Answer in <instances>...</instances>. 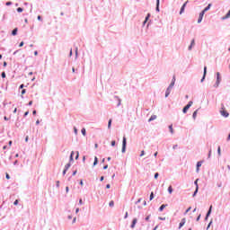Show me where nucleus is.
Masks as SVG:
<instances>
[{"label": "nucleus", "mask_w": 230, "mask_h": 230, "mask_svg": "<svg viewBox=\"0 0 230 230\" xmlns=\"http://www.w3.org/2000/svg\"><path fill=\"white\" fill-rule=\"evenodd\" d=\"M220 114L223 115L224 118L229 117V112H227V111H226V106L224 105V103H221Z\"/></svg>", "instance_id": "f257e3e1"}, {"label": "nucleus", "mask_w": 230, "mask_h": 230, "mask_svg": "<svg viewBox=\"0 0 230 230\" xmlns=\"http://www.w3.org/2000/svg\"><path fill=\"white\" fill-rule=\"evenodd\" d=\"M220 82H222V76L220 75V72L217 73V81L214 84V87H218L220 85Z\"/></svg>", "instance_id": "f03ea898"}, {"label": "nucleus", "mask_w": 230, "mask_h": 230, "mask_svg": "<svg viewBox=\"0 0 230 230\" xmlns=\"http://www.w3.org/2000/svg\"><path fill=\"white\" fill-rule=\"evenodd\" d=\"M191 105H193V102H189V103L183 108L182 112L183 114H186V112H188V111L190 110V107H191Z\"/></svg>", "instance_id": "7ed1b4c3"}, {"label": "nucleus", "mask_w": 230, "mask_h": 230, "mask_svg": "<svg viewBox=\"0 0 230 230\" xmlns=\"http://www.w3.org/2000/svg\"><path fill=\"white\" fill-rule=\"evenodd\" d=\"M125 150H127V137H123L122 154H125Z\"/></svg>", "instance_id": "20e7f679"}, {"label": "nucleus", "mask_w": 230, "mask_h": 230, "mask_svg": "<svg viewBox=\"0 0 230 230\" xmlns=\"http://www.w3.org/2000/svg\"><path fill=\"white\" fill-rule=\"evenodd\" d=\"M194 184L196 186V190L194 191L192 197H195L197 195V193L199 192V179H197L195 181H194Z\"/></svg>", "instance_id": "39448f33"}, {"label": "nucleus", "mask_w": 230, "mask_h": 230, "mask_svg": "<svg viewBox=\"0 0 230 230\" xmlns=\"http://www.w3.org/2000/svg\"><path fill=\"white\" fill-rule=\"evenodd\" d=\"M188 1H186L183 5L181 6V11H180V14L181 15V13H184V8H186V5L188 4Z\"/></svg>", "instance_id": "423d86ee"}, {"label": "nucleus", "mask_w": 230, "mask_h": 230, "mask_svg": "<svg viewBox=\"0 0 230 230\" xmlns=\"http://www.w3.org/2000/svg\"><path fill=\"white\" fill-rule=\"evenodd\" d=\"M204 18V12H201L199 15L198 22H202V19Z\"/></svg>", "instance_id": "0eeeda50"}, {"label": "nucleus", "mask_w": 230, "mask_h": 230, "mask_svg": "<svg viewBox=\"0 0 230 230\" xmlns=\"http://www.w3.org/2000/svg\"><path fill=\"white\" fill-rule=\"evenodd\" d=\"M207 73H208V66H204V73H203V77L201 79V82H204Z\"/></svg>", "instance_id": "6e6552de"}, {"label": "nucleus", "mask_w": 230, "mask_h": 230, "mask_svg": "<svg viewBox=\"0 0 230 230\" xmlns=\"http://www.w3.org/2000/svg\"><path fill=\"white\" fill-rule=\"evenodd\" d=\"M211 209H213V206L211 205L208 213H207V216L205 217V220H208V217L211 215Z\"/></svg>", "instance_id": "1a4fd4ad"}, {"label": "nucleus", "mask_w": 230, "mask_h": 230, "mask_svg": "<svg viewBox=\"0 0 230 230\" xmlns=\"http://www.w3.org/2000/svg\"><path fill=\"white\" fill-rule=\"evenodd\" d=\"M184 224H186V218L183 217L179 225V229H181L184 226Z\"/></svg>", "instance_id": "9d476101"}, {"label": "nucleus", "mask_w": 230, "mask_h": 230, "mask_svg": "<svg viewBox=\"0 0 230 230\" xmlns=\"http://www.w3.org/2000/svg\"><path fill=\"white\" fill-rule=\"evenodd\" d=\"M136 224H137V218H134L131 224V228L134 229L136 227Z\"/></svg>", "instance_id": "9b49d317"}, {"label": "nucleus", "mask_w": 230, "mask_h": 230, "mask_svg": "<svg viewBox=\"0 0 230 230\" xmlns=\"http://www.w3.org/2000/svg\"><path fill=\"white\" fill-rule=\"evenodd\" d=\"M173 85H175V76H173V78H172V83H171V84L169 85V89H172V87H173Z\"/></svg>", "instance_id": "f8f14e48"}, {"label": "nucleus", "mask_w": 230, "mask_h": 230, "mask_svg": "<svg viewBox=\"0 0 230 230\" xmlns=\"http://www.w3.org/2000/svg\"><path fill=\"white\" fill-rule=\"evenodd\" d=\"M154 119H157V116L156 115H152L151 117H150V119H148V121L150 122V121H154Z\"/></svg>", "instance_id": "ddd939ff"}, {"label": "nucleus", "mask_w": 230, "mask_h": 230, "mask_svg": "<svg viewBox=\"0 0 230 230\" xmlns=\"http://www.w3.org/2000/svg\"><path fill=\"white\" fill-rule=\"evenodd\" d=\"M209 8H211V4H208V5L205 9H203L201 12H204V13H206V12L209 10Z\"/></svg>", "instance_id": "4468645a"}, {"label": "nucleus", "mask_w": 230, "mask_h": 230, "mask_svg": "<svg viewBox=\"0 0 230 230\" xmlns=\"http://www.w3.org/2000/svg\"><path fill=\"white\" fill-rule=\"evenodd\" d=\"M195 46V40H191L190 46L189 47V49L191 50V49Z\"/></svg>", "instance_id": "2eb2a0df"}, {"label": "nucleus", "mask_w": 230, "mask_h": 230, "mask_svg": "<svg viewBox=\"0 0 230 230\" xmlns=\"http://www.w3.org/2000/svg\"><path fill=\"white\" fill-rule=\"evenodd\" d=\"M168 191H169L170 195H172V193H173V188L172 187V185H170L168 187Z\"/></svg>", "instance_id": "dca6fc26"}, {"label": "nucleus", "mask_w": 230, "mask_h": 230, "mask_svg": "<svg viewBox=\"0 0 230 230\" xmlns=\"http://www.w3.org/2000/svg\"><path fill=\"white\" fill-rule=\"evenodd\" d=\"M170 89L171 88H167V90L165 92V98H168V96H170Z\"/></svg>", "instance_id": "f3484780"}, {"label": "nucleus", "mask_w": 230, "mask_h": 230, "mask_svg": "<svg viewBox=\"0 0 230 230\" xmlns=\"http://www.w3.org/2000/svg\"><path fill=\"white\" fill-rule=\"evenodd\" d=\"M198 112H199V111H197V110L193 112V114H192L193 119H196Z\"/></svg>", "instance_id": "a211bd4d"}, {"label": "nucleus", "mask_w": 230, "mask_h": 230, "mask_svg": "<svg viewBox=\"0 0 230 230\" xmlns=\"http://www.w3.org/2000/svg\"><path fill=\"white\" fill-rule=\"evenodd\" d=\"M202 166V162H198L197 163V172H199V168Z\"/></svg>", "instance_id": "6ab92c4d"}, {"label": "nucleus", "mask_w": 230, "mask_h": 230, "mask_svg": "<svg viewBox=\"0 0 230 230\" xmlns=\"http://www.w3.org/2000/svg\"><path fill=\"white\" fill-rule=\"evenodd\" d=\"M98 164V157H94L93 166H96Z\"/></svg>", "instance_id": "aec40b11"}, {"label": "nucleus", "mask_w": 230, "mask_h": 230, "mask_svg": "<svg viewBox=\"0 0 230 230\" xmlns=\"http://www.w3.org/2000/svg\"><path fill=\"white\" fill-rule=\"evenodd\" d=\"M17 31H18L17 28H15V29L12 31V35H13V36L17 35Z\"/></svg>", "instance_id": "412c9836"}, {"label": "nucleus", "mask_w": 230, "mask_h": 230, "mask_svg": "<svg viewBox=\"0 0 230 230\" xmlns=\"http://www.w3.org/2000/svg\"><path fill=\"white\" fill-rule=\"evenodd\" d=\"M159 3L160 0H156V12H159Z\"/></svg>", "instance_id": "4be33fe9"}, {"label": "nucleus", "mask_w": 230, "mask_h": 230, "mask_svg": "<svg viewBox=\"0 0 230 230\" xmlns=\"http://www.w3.org/2000/svg\"><path fill=\"white\" fill-rule=\"evenodd\" d=\"M169 129H170L171 134H173V125H170Z\"/></svg>", "instance_id": "5701e85b"}, {"label": "nucleus", "mask_w": 230, "mask_h": 230, "mask_svg": "<svg viewBox=\"0 0 230 230\" xmlns=\"http://www.w3.org/2000/svg\"><path fill=\"white\" fill-rule=\"evenodd\" d=\"M148 19H150V13H148L147 16L146 17V20L144 21V24H146V22L148 21Z\"/></svg>", "instance_id": "b1692460"}, {"label": "nucleus", "mask_w": 230, "mask_h": 230, "mask_svg": "<svg viewBox=\"0 0 230 230\" xmlns=\"http://www.w3.org/2000/svg\"><path fill=\"white\" fill-rule=\"evenodd\" d=\"M166 206L168 205H162L160 208H159V211H163V209H164V208H166Z\"/></svg>", "instance_id": "393cba45"}, {"label": "nucleus", "mask_w": 230, "mask_h": 230, "mask_svg": "<svg viewBox=\"0 0 230 230\" xmlns=\"http://www.w3.org/2000/svg\"><path fill=\"white\" fill-rule=\"evenodd\" d=\"M109 206L110 208H114V201L113 200L110 201Z\"/></svg>", "instance_id": "a878e982"}, {"label": "nucleus", "mask_w": 230, "mask_h": 230, "mask_svg": "<svg viewBox=\"0 0 230 230\" xmlns=\"http://www.w3.org/2000/svg\"><path fill=\"white\" fill-rule=\"evenodd\" d=\"M112 125V119H111L108 122V128H111V126Z\"/></svg>", "instance_id": "bb28decb"}, {"label": "nucleus", "mask_w": 230, "mask_h": 230, "mask_svg": "<svg viewBox=\"0 0 230 230\" xmlns=\"http://www.w3.org/2000/svg\"><path fill=\"white\" fill-rule=\"evenodd\" d=\"M69 168H71V164H67L65 166V170H69Z\"/></svg>", "instance_id": "cd10ccee"}, {"label": "nucleus", "mask_w": 230, "mask_h": 230, "mask_svg": "<svg viewBox=\"0 0 230 230\" xmlns=\"http://www.w3.org/2000/svg\"><path fill=\"white\" fill-rule=\"evenodd\" d=\"M17 12H18L19 13H21L23 12V9H22V7H18V8H17Z\"/></svg>", "instance_id": "c85d7f7f"}, {"label": "nucleus", "mask_w": 230, "mask_h": 230, "mask_svg": "<svg viewBox=\"0 0 230 230\" xmlns=\"http://www.w3.org/2000/svg\"><path fill=\"white\" fill-rule=\"evenodd\" d=\"M81 132H82L83 136H85V128H82Z\"/></svg>", "instance_id": "c756f323"}, {"label": "nucleus", "mask_w": 230, "mask_h": 230, "mask_svg": "<svg viewBox=\"0 0 230 230\" xmlns=\"http://www.w3.org/2000/svg\"><path fill=\"white\" fill-rule=\"evenodd\" d=\"M150 200H154V192H151L150 194Z\"/></svg>", "instance_id": "7c9ffc66"}, {"label": "nucleus", "mask_w": 230, "mask_h": 230, "mask_svg": "<svg viewBox=\"0 0 230 230\" xmlns=\"http://www.w3.org/2000/svg\"><path fill=\"white\" fill-rule=\"evenodd\" d=\"M111 146H116V140L111 141Z\"/></svg>", "instance_id": "2f4dec72"}, {"label": "nucleus", "mask_w": 230, "mask_h": 230, "mask_svg": "<svg viewBox=\"0 0 230 230\" xmlns=\"http://www.w3.org/2000/svg\"><path fill=\"white\" fill-rule=\"evenodd\" d=\"M190 211H191V207H190L189 208H187V210L185 211V215H186L187 213H190Z\"/></svg>", "instance_id": "473e14b6"}, {"label": "nucleus", "mask_w": 230, "mask_h": 230, "mask_svg": "<svg viewBox=\"0 0 230 230\" xmlns=\"http://www.w3.org/2000/svg\"><path fill=\"white\" fill-rule=\"evenodd\" d=\"M75 152L72 151L71 155H70V161H73V155H74Z\"/></svg>", "instance_id": "72a5a7b5"}, {"label": "nucleus", "mask_w": 230, "mask_h": 230, "mask_svg": "<svg viewBox=\"0 0 230 230\" xmlns=\"http://www.w3.org/2000/svg\"><path fill=\"white\" fill-rule=\"evenodd\" d=\"M2 78H6V73L4 72L2 73Z\"/></svg>", "instance_id": "f704fd0d"}, {"label": "nucleus", "mask_w": 230, "mask_h": 230, "mask_svg": "<svg viewBox=\"0 0 230 230\" xmlns=\"http://www.w3.org/2000/svg\"><path fill=\"white\" fill-rule=\"evenodd\" d=\"M211 224H213V221H210L208 226H207V229H209V227H211Z\"/></svg>", "instance_id": "c9c22d12"}, {"label": "nucleus", "mask_w": 230, "mask_h": 230, "mask_svg": "<svg viewBox=\"0 0 230 230\" xmlns=\"http://www.w3.org/2000/svg\"><path fill=\"white\" fill-rule=\"evenodd\" d=\"M24 46V41H22L19 45L20 48H22Z\"/></svg>", "instance_id": "e433bc0d"}, {"label": "nucleus", "mask_w": 230, "mask_h": 230, "mask_svg": "<svg viewBox=\"0 0 230 230\" xmlns=\"http://www.w3.org/2000/svg\"><path fill=\"white\" fill-rule=\"evenodd\" d=\"M17 204H19V200H18V199H16V200L13 202V205H14V206H17Z\"/></svg>", "instance_id": "4c0bfd02"}, {"label": "nucleus", "mask_w": 230, "mask_h": 230, "mask_svg": "<svg viewBox=\"0 0 230 230\" xmlns=\"http://www.w3.org/2000/svg\"><path fill=\"white\" fill-rule=\"evenodd\" d=\"M157 177H159V172H155V179H157Z\"/></svg>", "instance_id": "58836bf2"}, {"label": "nucleus", "mask_w": 230, "mask_h": 230, "mask_svg": "<svg viewBox=\"0 0 230 230\" xmlns=\"http://www.w3.org/2000/svg\"><path fill=\"white\" fill-rule=\"evenodd\" d=\"M6 6H11V4H12V2H6Z\"/></svg>", "instance_id": "ea45409f"}, {"label": "nucleus", "mask_w": 230, "mask_h": 230, "mask_svg": "<svg viewBox=\"0 0 230 230\" xmlns=\"http://www.w3.org/2000/svg\"><path fill=\"white\" fill-rule=\"evenodd\" d=\"M145 155V151H141L140 157H143Z\"/></svg>", "instance_id": "a19ab883"}, {"label": "nucleus", "mask_w": 230, "mask_h": 230, "mask_svg": "<svg viewBox=\"0 0 230 230\" xmlns=\"http://www.w3.org/2000/svg\"><path fill=\"white\" fill-rule=\"evenodd\" d=\"M22 94H26V89H23V90L22 91Z\"/></svg>", "instance_id": "79ce46f5"}, {"label": "nucleus", "mask_w": 230, "mask_h": 230, "mask_svg": "<svg viewBox=\"0 0 230 230\" xmlns=\"http://www.w3.org/2000/svg\"><path fill=\"white\" fill-rule=\"evenodd\" d=\"M29 105H30V106L33 105V101H30V102H29Z\"/></svg>", "instance_id": "37998d69"}, {"label": "nucleus", "mask_w": 230, "mask_h": 230, "mask_svg": "<svg viewBox=\"0 0 230 230\" xmlns=\"http://www.w3.org/2000/svg\"><path fill=\"white\" fill-rule=\"evenodd\" d=\"M5 177H6V179H10V174L6 173Z\"/></svg>", "instance_id": "c03bdc74"}, {"label": "nucleus", "mask_w": 230, "mask_h": 230, "mask_svg": "<svg viewBox=\"0 0 230 230\" xmlns=\"http://www.w3.org/2000/svg\"><path fill=\"white\" fill-rule=\"evenodd\" d=\"M38 21H42V17H40V15L38 16Z\"/></svg>", "instance_id": "a18cd8bd"}, {"label": "nucleus", "mask_w": 230, "mask_h": 230, "mask_svg": "<svg viewBox=\"0 0 230 230\" xmlns=\"http://www.w3.org/2000/svg\"><path fill=\"white\" fill-rule=\"evenodd\" d=\"M79 204H80V205L84 204V201L82 200V199H79Z\"/></svg>", "instance_id": "49530a36"}, {"label": "nucleus", "mask_w": 230, "mask_h": 230, "mask_svg": "<svg viewBox=\"0 0 230 230\" xmlns=\"http://www.w3.org/2000/svg\"><path fill=\"white\" fill-rule=\"evenodd\" d=\"M146 220L148 222V220H150V216H147V217H146Z\"/></svg>", "instance_id": "de8ad7c7"}, {"label": "nucleus", "mask_w": 230, "mask_h": 230, "mask_svg": "<svg viewBox=\"0 0 230 230\" xmlns=\"http://www.w3.org/2000/svg\"><path fill=\"white\" fill-rule=\"evenodd\" d=\"M107 190L111 189V184L106 185Z\"/></svg>", "instance_id": "09e8293b"}, {"label": "nucleus", "mask_w": 230, "mask_h": 230, "mask_svg": "<svg viewBox=\"0 0 230 230\" xmlns=\"http://www.w3.org/2000/svg\"><path fill=\"white\" fill-rule=\"evenodd\" d=\"M66 172H67V170L64 169L63 175H66Z\"/></svg>", "instance_id": "8fccbe9b"}, {"label": "nucleus", "mask_w": 230, "mask_h": 230, "mask_svg": "<svg viewBox=\"0 0 230 230\" xmlns=\"http://www.w3.org/2000/svg\"><path fill=\"white\" fill-rule=\"evenodd\" d=\"M66 193L69 192V187H66Z\"/></svg>", "instance_id": "3c124183"}, {"label": "nucleus", "mask_w": 230, "mask_h": 230, "mask_svg": "<svg viewBox=\"0 0 230 230\" xmlns=\"http://www.w3.org/2000/svg\"><path fill=\"white\" fill-rule=\"evenodd\" d=\"M218 188H222V182L217 184Z\"/></svg>", "instance_id": "603ef678"}, {"label": "nucleus", "mask_w": 230, "mask_h": 230, "mask_svg": "<svg viewBox=\"0 0 230 230\" xmlns=\"http://www.w3.org/2000/svg\"><path fill=\"white\" fill-rule=\"evenodd\" d=\"M109 168V165H105L104 167H103V170H107Z\"/></svg>", "instance_id": "864d4df0"}, {"label": "nucleus", "mask_w": 230, "mask_h": 230, "mask_svg": "<svg viewBox=\"0 0 230 230\" xmlns=\"http://www.w3.org/2000/svg\"><path fill=\"white\" fill-rule=\"evenodd\" d=\"M32 114H33V116H35V114H37V111L34 110V111H32Z\"/></svg>", "instance_id": "5fc2aeb1"}, {"label": "nucleus", "mask_w": 230, "mask_h": 230, "mask_svg": "<svg viewBox=\"0 0 230 230\" xmlns=\"http://www.w3.org/2000/svg\"><path fill=\"white\" fill-rule=\"evenodd\" d=\"M128 217V212H126L125 218Z\"/></svg>", "instance_id": "6e6d98bb"}, {"label": "nucleus", "mask_w": 230, "mask_h": 230, "mask_svg": "<svg viewBox=\"0 0 230 230\" xmlns=\"http://www.w3.org/2000/svg\"><path fill=\"white\" fill-rule=\"evenodd\" d=\"M20 89H24V84H21Z\"/></svg>", "instance_id": "4d7b16f0"}, {"label": "nucleus", "mask_w": 230, "mask_h": 230, "mask_svg": "<svg viewBox=\"0 0 230 230\" xmlns=\"http://www.w3.org/2000/svg\"><path fill=\"white\" fill-rule=\"evenodd\" d=\"M197 222H199V220H200V215L197 217Z\"/></svg>", "instance_id": "13d9d810"}, {"label": "nucleus", "mask_w": 230, "mask_h": 230, "mask_svg": "<svg viewBox=\"0 0 230 230\" xmlns=\"http://www.w3.org/2000/svg\"><path fill=\"white\" fill-rule=\"evenodd\" d=\"M6 66H7V63H6V61H4V67H6Z\"/></svg>", "instance_id": "bf43d9fd"}, {"label": "nucleus", "mask_w": 230, "mask_h": 230, "mask_svg": "<svg viewBox=\"0 0 230 230\" xmlns=\"http://www.w3.org/2000/svg\"><path fill=\"white\" fill-rule=\"evenodd\" d=\"M34 55H35V57H37V56L39 55V52H38V51H35V52H34Z\"/></svg>", "instance_id": "052dcab7"}, {"label": "nucleus", "mask_w": 230, "mask_h": 230, "mask_svg": "<svg viewBox=\"0 0 230 230\" xmlns=\"http://www.w3.org/2000/svg\"><path fill=\"white\" fill-rule=\"evenodd\" d=\"M217 152H218V154H219V155H220V146H218Z\"/></svg>", "instance_id": "680f3d73"}, {"label": "nucleus", "mask_w": 230, "mask_h": 230, "mask_svg": "<svg viewBox=\"0 0 230 230\" xmlns=\"http://www.w3.org/2000/svg\"><path fill=\"white\" fill-rule=\"evenodd\" d=\"M80 184L81 186H84V181L81 180Z\"/></svg>", "instance_id": "e2e57ef3"}, {"label": "nucleus", "mask_w": 230, "mask_h": 230, "mask_svg": "<svg viewBox=\"0 0 230 230\" xmlns=\"http://www.w3.org/2000/svg\"><path fill=\"white\" fill-rule=\"evenodd\" d=\"M80 211V208L75 209V213H78Z\"/></svg>", "instance_id": "0e129e2a"}, {"label": "nucleus", "mask_w": 230, "mask_h": 230, "mask_svg": "<svg viewBox=\"0 0 230 230\" xmlns=\"http://www.w3.org/2000/svg\"><path fill=\"white\" fill-rule=\"evenodd\" d=\"M28 114H29V112H28V111H26V112L24 113V116H28Z\"/></svg>", "instance_id": "69168bd1"}, {"label": "nucleus", "mask_w": 230, "mask_h": 230, "mask_svg": "<svg viewBox=\"0 0 230 230\" xmlns=\"http://www.w3.org/2000/svg\"><path fill=\"white\" fill-rule=\"evenodd\" d=\"M4 119L5 121H8V119H7L6 117H4Z\"/></svg>", "instance_id": "338daca9"}, {"label": "nucleus", "mask_w": 230, "mask_h": 230, "mask_svg": "<svg viewBox=\"0 0 230 230\" xmlns=\"http://www.w3.org/2000/svg\"><path fill=\"white\" fill-rule=\"evenodd\" d=\"M229 139H230V133H229V135H228L227 141H229Z\"/></svg>", "instance_id": "774afa93"}]
</instances>
